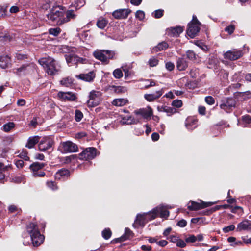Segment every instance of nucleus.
<instances>
[{
  "label": "nucleus",
  "mask_w": 251,
  "mask_h": 251,
  "mask_svg": "<svg viewBox=\"0 0 251 251\" xmlns=\"http://www.w3.org/2000/svg\"><path fill=\"white\" fill-rule=\"evenodd\" d=\"M120 122L122 125L136 124L139 123V120H136L131 116H127L123 117Z\"/></svg>",
  "instance_id": "26"
},
{
  "label": "nucleus",
  "mask_w": 251,
  "mask_h": 251,
  "mask_svg": "<svg viewBox=\"0 0 251 251\" xmlns=\"http://www.w3.org/2000/svg\"><path fill=\"white\" fill-rule=\"evenodd\" d=\"M162 89L156 91L153 94H146L144 95V98L148 101H153L160 98L163 94Z\"/></svg>",
  "instance_id": "21"
},
{
  "label": "nucleus",
  "mask_w": 251,
  "mask_h": 251,
  "mask_svg": "<svg viewBox=\"0 0 251 251\" xmlns=\"http://www.w3.org/2000/svg\"><path fill=\"white\" fill-rule=\"evenodd\" d=\"M130 11L127 9H121L114 11L112 15L116 19H125L127 17Z\"/></svg>",
  "instance_id": "19"
},
{
  "label": "nucleus",
  "mask_w": 251,
  "mask_h": 251,
  "mask_svg": "<svg viewBox=\"0 0 251 251\" xmlns=\"http://www.w3.org/2000/svg\"><path fill=\"white\" fill-rule=\"evenodd\" d=\"M235 30V26L233 25H231L226 27L225 30L226 32H228L229 34H231Z\"/></svg>",
  "instance_id": "53"
},
{
  "label": "nucleus",
  "mask_w": 251,
  "mask_h": 251,
  "mask_svg": "<svg viewBox=\"0 0 251 251\" xmlns=\"http://www.w3.org/2000/svg\"><path fill=\"white\" fill-rule=\"evenodd\" d=\"M70 175L69 171L67 169H61L59 170L55 175L56 179H65Z\"/></svg>",
  "instance_id": "29"
},
{
  "label": "nucleus",
  "mask_w": 251,
  "mask_h": 251,
  "mask_svg": "<svg viewBox=\"0 0 251 251\" xmlns=\"http://www.w3.org/2000/svg\"><path fill=\"white\" fill-rule=\"evenodd\" d=\"M174 64L170 62L166 63V68L168 71H172L174 69Z\"/></svg>",
  "instance_id": "60"
},
{
  "label": "nucleus",
  "mask_w": 251,
  "mask_h": 251,
  "mask_svg": "<svg viewBox=\"0 0 251 251\" xmlns=\"http://www.w3.org/2000/svg\"><path fill=\"white\" fill-rule=\"evenodd\" d=\"M7 7L0 6V18L6 15Z\"/></svg>",
  "instance_id": "58"
},
{
  "label": "nucleus",
  "mask_w": 251,
  "mask_h": 251,
  "mask_svg": "<svg viewBox=\"0 0 251 251\" xmlns=\"http://www.w3.org/2000/svg\"><path fill=\"white\" fill-rule=\"evenodd\" d=\"M79 156L80 159H92L96 156V149L94 148H87L80 153Z\"/></svg>",
  "instance_id": "15"
},
{
  "label": "nucleus",
  "mask_w": 251,
  "mask_h": 251,
  "mask_svg": "<svg viewBox=\"0 0 251 251\" xmlns=\"http://www.w3.org/2000/svg\"><path fill=\"white\" fill-rule=\"evenodd\" d=\"M27 230L30 234L34 246L37 247L43 243L44 237L41 235L36 224L30 223L27 226Z\"/></svg>",
  "instance_id": "2"
},
{
  "label": "nucleus",
  "mask_w": 251,
  "mask_h": 251,
  "mask_svg": "<svg viewBox=\"0 0 251 251\" xmlns=\"http://www.w3.org/2000/svg\"><path fill=\"white\" fill-rule=\"evenodd\" d=\"M132 236V232L128 228H126L125 230V234L121 237L115 239L112 241V242L115 243L122 242L129 239Z\"/></svg>",
  "instance_id": "20"
},
{
  "label": "nucleus",
  "mask_w": 251,
  "mask_h": 251,
  "mask_svg": "<svg viewBox=\"0 0 251 251\" xmlns=\"http://www.w3.org/2000/svg\"><path fill=\"white\" fill-rule=\"evenodd\" d=\"M136 17L140 20H143L145 17V13L143 11L138 10L135 14Z\"/></svg>",
  "instance_id": "52"
},
{
  "label": "nucleus",
  "mask_w": 251,
  "mask_h": 251,
  "mask_svg": "<svg viewBox=\"0 0 251 251\" xmlns=\"http://www.w3.org/2000/svg\"><path fill=\"white\" fill-rule=\"evenodd\" d=\"M0 62L3 64H1L2 68H4L7 67V65L10 62V57L6 55L0 56Z\"/></svg>",
  "instance_id": "34"
},
{
  "label": "nucleus",
  "mask_w": 251,
  "mask_h": 251,
  "mask_svg": "<svg viewBox=\"0 0 251 251\" xmlns=\"http://www.w3.org/2000/svg\"><path fill=\"white\" fill-rule=\"evenodd\" d=\"M57 97L62 101H74L77 99L76 95L71 92L59 91L57 94Z\"/></svg>",
  "instance_id": "16"
},
{
  "label": "nucleus",
  "mask_w": 251,
  "mask_h": 251,
  "mask_svg": "<svg viewBox=\"0 0 251 251\" xmlns=\"http://www.w3.org/2000/svg\"><path fill=\"white\" fill-rule=\"evenodd\" d=\"M95 58L104 64H108L110 59H114L115 52L108 50H97L93 53Z\"/></svg>",
  "instance_id": "3"
},
{
  "label": "nucleus",
  "mask_w": 251,
  "mask_h": 251,
  "mask_svg": "<svg viewBox=\"0 0 251 251\" xmlns=\"http://www.w3.org/2000/svg\"><path fill=\"white\" fill-rule=\"evenodd\" d=\"M201 23L195 16H193L192 21L188 24L187 30V35L191 38H194L200 31Z\"/></svg>",
  "instance_id": "5"
},
{
  "label": "nucleus",
  "mask_w": 251,
  "mask_h": 251,
  "mask_svg": "<svg viewBox=\"0 0 251 251\" xmlns=\"http://www.w3.org/2000/svg\"><path fill=\"white\" fill-rule=\"evenodd\" d=\"M242 120L245 123V124L243 126V127H246V124H249L251 123V117L249 115H246L242 116Z\"/></svg>",
  "instance_id": "45"
},
{
  "label": "nucleus",
  "mask_w": 251,
  "mask_h": 251,
  "mask_svg": "<svg viewBox=\"0 0 251 251\" xmlns=\"http://www.w3.org/2000/svg\"><path fill=\"white\" fill-rule=\"evenodd\" d=\"M148 63L150 67H155L158 64V60L156 58L152 57L149 59Z\"/></svg>",
  "instance_id": "48"
},
{
  "label": "nucleus",
  "mask_w": 251,
  "mask_h": 251,
  "mask_svg": "<svg viewBox=\"0 0 251 251\" xmlns=\"http://www.w3.org/2000/svg\"><path fill=\"white\" fill-rule=\"evenodd\" d=\"M61 31V29L59 27L51 28L49 29V33L54 36H58Z\"/></svg>",
  "instance_id": "39"
},
{
  "label": "nucleus",
  "mask_w": 251,
  "mask_h": 251,
  "mask_svg": "<svg viewBox=\"0 0 251 251\" xmlns=\"http://www.w3.org/2000/svg\"><path fill=\"white\" fill-rule=\"evenodd\" d=\"M197 240V237L194 235H191L186 239V242L194 243Z\"/></svg>",
  "instance_id": "63"
},
{
  "label": "nucleus",
  "mask_w": 251,
  "mask_h": 251,
  "mask_svg": "<svg viewBox=\"0 0 251 251\" xmlns=\"http://www.w3.org/2000/svg\"><path fill=\"white\" fill-rule=\"evenodd\" d=\"M76 17V15L75 14L73 10H68L65 13L63 19H61L59 22H57V25H60L65 23H67L70 21L71 19H74Z\"/></svg>",
  "instance_id": "18"
},
{
  "label": "nucleus",
  "mask_w": 251,
  "mask_h": 251,
  "mask_svg": "<svg viewBox=\"0 0 251 251\" xmlns=\"http://www.w3.org/2000/svg\"><path fill=\"white\" fill-rule=\"evenodd\" d=\"M171 208L168 206H164L163 205H160L150 211L151 217L149 218V219L150 220L154 219L159 214L161 218H166L169 215V212L167 210V209Z\"/></svg>",
  "instance_id": "6"
},
{
  "label": "nucleus",
  "mask_w": 251,
  "mask_h": 251,
  "mask_svg": "<svg viewBox=\"0 0 251 251\" xmlns=\"http://www.w3.org/2000/svg\"><path fill=\"white\" fill-rule=\"evenodd\" d=\"M64 15V11L61 6H53L50 12L47 14V17L49 19L57 22H59Z\"/></svg>",
  "instance_id": "4"
},
{
  "label": "nucleus",
  "mask_w": 251,
  "mask_h": 251,
  "mask_svg": "<svg viewBox=\"0 0 251 251\" xmlns=\"http://www.w3.org/2000/svg\"><path fill=\"white\" fill-rule=\"evenodd\" d=\"M38 62L44 67L46 72L49 75H55L59 70V66L51 57L41 58L38 60Z\"/></svg>",
  "instance_id": "1"
},
{
  "label": "nucleus",
  "mask_w": 251,
  "mask_h": 251,
  "mask_svg": "<svg viewBox=\"0 0 251 251\" xmlns=\"http://www.w3.org/2000/svg\"><path fill=\"white\" fill-rule=\"evenodd\" d=\"M187 225V222L184 219H182L178 222L177 225L181 227H185Z\"/></svg>",
  "instance_id": "62"
},
{
  "label": "nucleus",
  "mask_w": 251,
  "mask_h": 251,
  "mask_svg": "<svg viewBox=\"0 0 251 251\" xmlns=\"http://www.w3.org/2000/svg\"><path fill=\"white\" fill-rule=\"evenodd\" d=\"M188 66V64L186 59L183 57L178 58L176 62V67L179 71L185 70Z\"/></svg>",
  "instance_id": "23"
},
{
  "label": "nucleus",
  "mask_w": 251,
  "mask_h": 251,
  "mask_svg": "<svg viewBox=\"0 0 251 251\" xmlns=\"http://www.w3.org/2000/svg\"><path fill=\"white\" fill-rule=\"evenodd\" d=\"M71 2L72 4H73L74 6L76 8H79L83 6L84 3L83 0H71Z\"/></svg>",
  "instance_id": "41"
},
{
  "label": "nucleus",
  "mask_w": 251,
  "mask_h": 251,
  "mask_svg": "<svg viewBox=\"0 0 251 251\" xmlns=\"http://www.w3.org/2000/svg\"><path fill=\"white\" fill-rule=\"evenodd\" d=\"M128 103V100L126 99L119 98L113 100L112 104L116 106H123Z\"/></svg>",
  "instance_id": "32"
},
{
  "label": "nucleus",
  "mask_w": 251,
  "mask_h": 251,
  "mask_svg": "<svg viewBox=\"0 0 251 251\" xmlns=\"http://www.w3.org/2000/svg\"><path fill=\"white\" fill-rule=\"evenodd\" d=\"M134 113L136 115V120H139V122L142 118L148 120L151 118L153 114L151 108L150 107H147L144 108H140L134 111Z\"/></svg>",
  "instance_id": "7"
},
{
  "label": "nucleus",
  "mask_w": 251,
  "mask_h": 251,
  "mask_svg": "<svg viewBox=\"0 0 251 251\" xmlns=\"http://www.w3.org/2000/svg\"><path fill=\"white\" fill-rule=\"evenodd\" d=\"M47 185L48 187L51 188L52 190H54L57 189L56 184L53 181H48Z\"/></svg>",
  "instance_id": "54"
},
{
  "label": "nucleus",
  "mask_w": 251,
  "mask_h": 251,
  "mask_svg": "<svg viewBox=\"0 0 251 251\" xmlns=\"http://www.w3.org/2000/svg\"><path fill=\"white\" fill-rule=\"evenodd\" d=\"M54 143L53 138L50 136L44 137L38 145L40 151H44L51 148Z\"/></svg>",
  "instance_id": "10"
},
{
  "label": "nucleus",
  "mask_w": 251,
  "mask_h": 251,
  "mask_svg": "<svg viewBox=\"0 0 251 251\" xmlns=\"http://www.w3.org/2000/svg\"><path fill=\"white\" fill-rule=\"evenodd\" d=\"M40 137L39 136L30 137L27 140L25 147L28 149H31L39 142Z\"/></svg>",
  "instance_id": "24"
},
{
  "label": "nucleus",
  "mask_w": 251,
  "mask_h": 251,
  "mask_svg": "<svg viewBox=\"0 0 251 251\" xmlns=\"http://www.w3.org/2000/svg\"><path fill=\"white\" fill-rule=\"evenodd\" d=\"M77 59V56L74 54H69L66 55V59L68 63H75Z\"/></svg>",
  "instance_id": "43"
},
{
  "label": "nucleus",
  "mask_w": 251,
  "mask_h": 251,
  "mask_svg": "<svg viewBox=\"0 0 251 251\" xmlns=\"http://www.w3.org/2000/svg\"><path fill=\"white\" fill-rule=\"evenodd\" d=\"M163 10H157L154 12V17L156 18H159L163 16Z\"/></svg>",
  "instance_id": "59"
},
{
  "label": "nucleus",
  "mask_w": 251,
  "mask_h": 251,
  "mask_svg": "<svg viewBox=\"0 0 251 251\" xmlns=\"http://www.w3.org/2000/svg\"><path fill=\"white\" fill-rule=\"evenodd\" d=\"M235 226L233 225H229L223 228V231L225 233L228 232L230 231H232L235 229Z\"/></svg>",
  "instance_id": "56"
},
{
  "label": "nucleus",
  "mask_w": 251,
  "mask_h": 251,
  "mask_svg": "<svg viewBox=\"0 0 251 251\" xmlns=\"http://www.w3.org/2000/svg\"><path fill=\"white\" fill-rule=\"evenodd\" d=\"M60 148L63 153L74 152L78 151L77 145L70 141L62 142Z\"/></svg>",
  "instance_id": "8"
},
{
  "label": "nucleus",
  "mask_w": 251,
  "mask_h": 251,
  "mask_svg": "<svg viewBox=\"0 0 251 251\" xmlns=\"http://www.w3.org/2000/svg\"><path fill=\"white\" fill-rule=\"evenodd\" d=\"M183 31V28L181 26L171 27L168 29V35L171 36L177 37Z\"/></svg>",
  "instance_id": "25"
},
{
  "label": "nucleus",
  "mask_w": 251,
  "mask_h": 251,
  "mask_svg": "<svg viewBox=\"0 0 251 251\" xmlns=\"http://www.w3.org/2000/svg\"><path fill=\"white\" fill-rule=\"evenodd\" d=\"M172 105L173 106L179 108V107H181V106L182 105V102L181 100H175L173 101V102L172 103Z\"/></svg>",
  "instance_id": "51"
},
{
  "label": "nucleus",
  "mask_w": 251,
  "mask_h": 251,
  "mask_svg": "<svg viewBox=\"0 0 251 251\" xmlns=\"http://www.w3.org/2000/svg\"><path fill=\"white\" fill-rule=\"evenodd\" d=\"M186 56L187 57L191 60H194L196 58V53L191 50H188L186 52Z\"/></svg>",
  "instance_id": "46"
},
{
  "label": "nucleus",
  "mask_w": 251,
  "mask_h": 251,
  "mask_svg": "<svg viewBox=\"0 0 251 251\" xmlns=\"http://www.w3.org/2000/svg\"><path fill=\"white\" fill-rule=\"evenodd\" d=\"M82 113L79 110H76L75 111V119L77 122L80 121L83 118Z\"/></svg>",
  "instance_id": "49"
},
{
  "label": "nucleus",
  "mask_w": 251,
  "mask_h": 251,
  "mask_svg": "<svg viewBox=\"0 0 251 251\" xmlns=\"http://www.w3.org/2000/svg\"><path fill=\"white\" fill-rule=\"evenodd\" d=\"M215 203L213 202H204L203 201H201L200 203H198L194 201H191L188 204V209L189 210H198L209 207Z\"/></svg>",
  "instance_id": "9"
},
{
  "label": "nucleus",
  "mask_w": 251,
  "mask_h": 251,
  "mask_svg": "<svg viewBox=\"0 0 251 251\" xmlns=\"http://www.w3.org/2000/svg\"><path fill=\"white\" fill-rule=\"evenodd\" d=\"M236 101L234 99L228 98L222 100V103L220 105L221 109L227 112H230L232 108L235 107Z\"/></svg>",
  "instance_id": "14"
},
{
  "label": "nucleus",
  "mask_w": 251,
  "mask_h": 251,
  "mask_svg": "<svg viewBox=\"0 0 251 251\" xmlns=\"http://www.w3.org/2000/svg\"><path fill=\"white\" fill-rule=\"evenodd\" d=\"M157 110L159 112H164L167 113L168 116H171L176 112V109L167 106H158Z\"/></svg>",
  "instance_id": "30"
},
{
  "label": "nucleus",
  "mask_w": 251,
  "mask_h": 251,
  "mask_svg": "<svg viewBox=\"0 0 251 251\" xmlns=\"http://www.w3.org/2000/svg\"><path fill=\"white\" fill-rule=\"evenodd\" d=\"M15 58L17 60L24 61L27 59L28 55L26 54L17 52L15 53Z\"/></svg>",
  "instance_id": "40"
},
{
  "label": "nucleus",
  "mask_w": 251,
  "mask_h": 251,
  "mask_svg": "<svg viewBox=\"0 0 251 251\" xmlns=\"http://www.w3.org/2000/svg\"><path fill=\"white\" fill-rule=\"evenodd\" d=\"M109 89L111 91L114 92L116 93H124L126 90V88L125 87L121 86H116L112 85L110 86Z\"/></svg>",
  "instance_id": "35"
},
{
  "label": "nucleus",
  "mask_w": 251,
  "mask_h": 251,
  "mask_svg": "<svg viewBox=\"0 0 251 251\" xmlns=\"http://www.w3.org/2000/svg\"><path fill=\"white\" fill-rule=\"evenodd\" d=\"M27 151L25 150H23L19 153L18 156L20 158L25 160H29V157L27 155Z\"/></svg>",
  "instance_id": "44"
},
{
  "label": "nucleus",
  "mask_w": 251,
  "mask_h": 251,
  "mask_svg": "<svg viewBox=\"0 0 251 251\" xmlns=\"http://www.w3.org/2000/svg\"><path fill=\"white\" fill-rule=\"evenodd\" d=\"M205 102L209 105H213L215 103L214 99L212 96H207L205 98Z\"/></svg>",
  "instance_id": "50"
},
{
  "label": "nucleus",
  "mask_w": 251,
  "mask_h": 251,
  "mask_svg": "<svg viewBox=\"0 0 251 251\" xmlns=\"http://www.w3.org/2000/svg\"><path fill=\"white\" fill-rule=\"evenodd\" d=\"M113 74L114 76L116 78H118V79L121 78L123 75L122 71H121V70L120 69H115L113 71Z\"/></svg>",
  "instance_id": "47"
},
{
  "label": "nucleus",
  "mask_w": 251,
  "mask_h": 251,
  "mask_svg": "<svg viewBox=\"0 0 251 251\" xmlns=\"http://www.w3.org/2000/svg\"><path fill=\"white\" fill-rule=\"evenodd\" d=\"M151 217V214H150V211L147 213H144L142 214H138L136 216L134 223L133 224V226L136 228L137 225L144 226L146 222L149 220H151L149 219V218Z\"/></svg>",
  "instance_id": "13"
},
{
  "label": "nucleus",
  "mask_w": 251,
  "mask_h": 251,
  "mask_svg": "<svg viewBox=\"0 0 251 251\" xmlns=\"http://www.w3.org/2000/svg\"><path fill=\"white\" fill-rule=\"evenodd\" d=\"M15 125L13 122L7 123L3 126V130L5 132H9L15 127Z\"/></svg>",
  "instance_id": "38"
},
{
  "label": "nucleus",
  "mask_w": 251,
  "mask_h": 251,
  "mask_svg": "<svg viewBox=\"0 0 251 251\" xmlns=\"http://www.w3.org/2000/svg\"><path fill=\"white\" fill-rule=\"evenodd\" d=\"M101 93L100 92L92 91L90 93L89 99L87 104L89 107H94L99 104L100 100Z\"/></svg>",
  "instance_id": "11"
},
{
  "label": "nucleus",
  "mask_w": 251,
  "mask_h": 251,
  "mask_svg": "<svg viewBox=\"0 0 251 251\" xmlns=\"http://www.w3.org/2000/svg\"><path fill=\"white\" fill-rule=\"evenodd\" d=\"M107 24V21L104 18H100L97 22L98 27L100 29H104Z\"/></svg>",
  "instance_id": "37"
},
{
  "label": "nucleus",
  "mask_w": 251,
  "mask_h": 251,
  "mask_svg": "<svg viewBox=\"0 0 251 251\" xmlns=\"http://www.w3.org/2000/svg\"><path fill=\"white\" fill-rule=\"evenodd\" d=\"M145 82H149V85H146L145 86V88L147 89L149 88L150 87L153 86L155 85V82L153 80H145L144 81Z\"/></svg>",
  "instance_id": "57"
},
{
  "label": "nucleus",
  "mask_w": 251,
  "mask_h": 251,
  "mask_svg": "<svg viewBox=\"0 0 251 251\" xmlns=\"http://www.w3.org/2000/svg\"><path fill=\"white\" fill-rule=\"evenodd\" d=\"M45 166V164L36 162L30 165V169L32 172L33 176L35 177H43L45 175L44 171H40V174H37V172L41 170Z\"/></svg>",
  "instance_id": "12"
},
{
  "label": "nucleus",
  "mask_w": 251,
  "mask_h": 251,
  "mask_svg": "<svg viewBox=\"0 0 251 251\" xmlns=\"http://www.w3.org/2000/svg\"><path fill=\"white\" fill-rule=\"evenodd\" d=\"M15 165L18 168H22L24 165V162L23 160H17L15 162Z\"/></svg>",
  "instance_id": "61"
},
{
  "label": "nucleus",
  "mask_w": 251,
  "mask_h": 251,
  "mask_svg": "<svg viewBox=\"0 0 251 251\" xmlns=\"http://www.w3.org/2000/svg\"><path fill=\"white\" fill-rule=\"evenodd\" d=\"M112 235V232L109 228H106L102 232V236L105 239H109Z\"/></svg>",
  "instance_id": "42"
},
{
  "label": "nucleus",
  "mask_w": 251,
  "mask_h": 251,
  "mask_svg": "<svg viewBox=\"0 0 251 251\" xmlns=\"http://www.w3.org/2000/svg\"><path fill=\"white\" fill-rule=\"evenodd\" d=\"M95 77V74L93 71H91L87 74H80L79 78L87 82H91Z\"/></svg>",
  "instance_id": "28"
},
{
  "label": "nucleus",
  "mask_w": 251,
  "mask_h": 251,
  "mask_svg": "<svg viewBox=\"0 0 251 251\" xmlns=\"http://www.w3.org/2000/svg\"><path fill=\"white\" fill-rule=\"evenodd\" d=\"M4 170V169L3 164L0 162V180L3 179L5 177V175L3 173Z\"/></svg>",
  "instance_id": "55"
},
{
  "label": "nucleus",
  "mask_w": 251,
  "mask_h": 251,
  "mask_svg": "<svg viewBox=\"0 0 251 251\" xmlns=\"http://www.w3.org/2000/svg\"><path fill=\"white\" fill-rule=\"evenodd\" d=\"M176 245L178 247L182 248L186 246V243L183 240L179 239L176 243Z\"/></svg>",
  "instance_id": "64"
},
{
  "label": "nucleus",
  "mask_w": 251,
  "mask_h": 251,
  "mask_svg": "<svg viewBox=\"0 0 251 251\" xmlns=\"http://www.w3.org/2000/svg\"><path fill=\"white\" fill-rule=\"evenodd\" d=\"M185 126L188 130H193L197 126V120L195 119H188L186 120Z\"/></svg>",
  "instance_id": "31"
},
{
  "label": "nucleus",
  "mask_w": 251,
  "mask_h": 251,
  "mask_svg": "<svg viewBox=\"0 0 251 251\" xmlns=\"http://www.w3.org/2000/svg\"><path fill=\"white\" fill-rule=\"evenodd\" d=\"M251 224L247 220H244L239 223L237 225V230L239 231L242 230H251Z\"/></svg>",
  "instance_id": "27"
},
{
  "label": "nucleus",
  "mask_w": 251,
  "mask_h": 251,
  "mask_svg": "<svg viewBox=\"0 0 251 251\" xmlns=\"http://www.w3.org/2000/svg\"><path fill=\"white\" fill-rule=\"evenodd\" d=\"M29 64H23L21 67L14 69V73L18 76L25 75L28 73Z\"/></svg>",
  "instance_id": "22"
},
{
  "label": "nucleus",
  "mask_w": 251,
  "mask_h": 251,
  "mask_svg": "<svg viewBox=\"0 0 251 251\" xmlns=\"http://www.w3.org/2000/svg\"><path fill=\"white\" fill-rule=\"evenodd\" d=\"M73 83V79L70 77L63 78L60 81V84L65 87L70 86Z\"/></svg>",
  "instance_id": "36"
},
{
  "label": "nucleus",
  "mask_w": 251,
  "mask_h": 251,
  "mask_svg": "<svg viewBox=\"0 0 251 251\" xmlns=\"http://www.w3.org/2000/svg\"><path fill=\"white\" fill-rule=\"evenodd\" d=\"M243 55V52L241 50H229L224 53V56L225 59L230 60H235Z\"/></svg>",
  "instance_id": "17"
},
{
  "label": "nucleus",
  "mask_w": 251,
  "mask_h": 251,
  "mask_svg": "<svg viewBox=\"0 0 251 251\" xmlns=\"http://www.w3.org/2000/svg\"><path fill=\"white\" fill-rule=\"evenodd\" d=\"M168 47V44L165 42L159 43L156 47L153 48V50L155 52L166 49Z\"/></svg>",
  "instance_id": "33"
}]
</instances>
